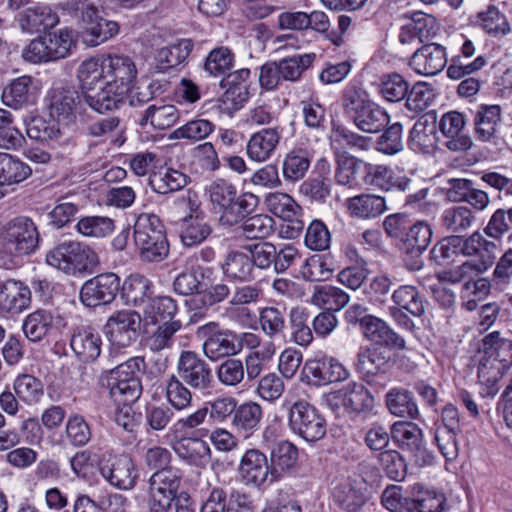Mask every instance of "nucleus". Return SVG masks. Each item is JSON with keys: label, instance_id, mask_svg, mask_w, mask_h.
<instances>
[{"label": "nucleus", "instance_id": "obj_1", "mask_svg": "<svg viewBox=\"0 0 512 512\" xmlns=\"http://www.w3.org/2000/svg\"><path fill=\"white\" fill-rule=\"evenodd\" d=\"M138 70L127 55H107L100 62L89 59L78 70L84 102L96 113L120 109L136 84Z\"/></svg>", "mask_w": 512, "mask_h": 512}, {"label": "nucleus", "instance_id": "obj_2", "mask_svg": "<svg viewBox=\"0 0 512 512\" xmlns=\"http://www.w3.org/2000/svg\"><path fill=\"white\" fill-rule=\"evenodd\" d=\"M40 232L36 223L27 216H17L8 221L1 233L0 266L13 269L25 256L39 248Z\"/></svg>", "mask_w": 512, "mask_h": 512}, {"label": "nucleus", "instance_id": "obj_3", "mask_svg": "<svg viewBox=\"0 0 512 512\" xmlns=\"http://www.w3.org/2000/svg\"><path fill=\"white\" fill-rule=\"evenodd\" d=\"M146 363L143 357L137 356L103 371L99 384L108 391L114 403L137 402L143 392L142 376Z\"/></svg>", "mask_w": 512, "mask_h": 512}, {"label": "nucleus", "instance_id": "obj_4", "mask_svg": "<svg viewBox=\"0 0 512 512\" xmlns=\"http://www.w3.org/2000/svg\"><path fill=\"white\" fill-rule=\"evenodd\" d=\"M341 106L345 116L365 133H378L388 124L390 116L374 103L368 93L356 85H348L341 95Z\"/></svg>", "mask_w": 512, "mask_h": 512}, {"label": "nucleus", "instance_id": "obj_5", "mask_svg": "<svg viewBox=\"0 0 512 512\" xmlns=\"http://www.w3.org/2000/svg\"><path fill=\"white\" fill-rule=\"evenodd\" d=\"M46 263L65 273L75 276L92 274L100 265L97 252L88 244L77 240H64L47 251Z\"/></svg>", "mask_w": 512, "mask_h": 512}, {"label": "nucleus", "instance_id": "obj_6", "mask_svg": "<svg viewBox=\"0 0 512 512\" xmlns=\"http://www.w3.org/2000/svg\"><path fill=\"white\" fill-rule=\"evenodd\" d=\"M134 243L143 262L159 263L170 251L165 226L156 214L142 213L134 223Z\"/></svg>", "mask_w": 512, "mask_h": 512}, {"label": "nucleus", "instance_id": "obj_7", "mask_svg": "<svg viewBox=\"0 0 512 512\" xmlns=\"http://www.w3.org/2000/svg\"><path fill=\"white\" fill-rule=\"evenodd\" d=\"M490 361L494 373L486 379L482 396L493 397L500 389L499 380L512 365V341L502 337L499 331L490 332L482 338V368L486 369Z\"/></svg>", "mask_w": 512, "mask_h": 512}, {"label": "nucleus", "instance_id": "obj_8", "mask_svg": "<svg viewBox=\"0 0 512 512\" xmlns=\"http://www.w3.org/2000/svg\"><path fill=\"white\" fill-rule=\"evenodd\" d=\"M79 12V36L88 47H96L116 37L120 32V24L100 15L98 8L88 0L76 3Z\"/></svg>", "mask_w": 512, "mask_h": 512}, {"label": "nucleus", "instance_id": "obj_9", "mask_svg": "<svg viewBox=\"0 0 512 512\" xmlns=\"http://www.w3.org/2000/svg\"><path fill=\"white\" fill-rule=\"evenodd\" d=\"M288 426L292 433L305 441L316 442L325 436L327 423L313 404L298 400L288 409Z\"/></svg>", "mask_w": 512, "mask_h": 512}, {"label": "nucleus", "instance_id": "obj_10", "mask_svg": "<svg viewBox=\"0 0 512 512\" xmlns=\"http://www.w3.org/2000/svg\"><path fill=\"white\" fill-rule=\"evenodd\" d=\"M197 336L204 339V353L212 361L236 355L242 350L241 335L222 328L217 322H209L198 327Z\"/></svg>", "mask_w": 512, "mask_h": 512}, {"label": "nucleus", "instance_id": "obj_11", "mask_svg": "<svg viewBox=\"0 0 512 512\" xmlns=\"http://www.w3.org/2000/svg\"><path fill=\"white\" fill-rule=\"evenodd\" d=\"M120 289L121 278L114 272H103L83 283L79 299L84 307L97 309L112 304Z\"/></svg>", "mask_w": 512, "mask_h": 512}, {"label": "nucleus", "instance_id": "obj_12", "mask_svg": "<svg viewBox=\"0 0 512 512\" xmlns=\"http://www.w3.org/2000/svg\"><path fill=\"white\" fill-rule=\"evenodd\" d=\"M393 366L389 351L379 346H362L359 348L354 367L361 378L370 386L384 388L385 383L380 380Z\"/></svg>", "mask_w": 512, "mask_h": 512}, {"label": "nucleus", "instance_id": "obj_13", "mask_svg": "<svg viewBox=\"0 0 512 512\" xmlns=\"http://www.w3.org/2000/svg\"><path fill=\"white\" fill-rule=\"evenodd\" d=\"M433 237L431 225L424 220H417L409 229L399 251L402 261L409 271H419L424 267V253L430 246Z\"/></svg>", "mask_w": 512, "mask_h": 512}, {"label": "nucleus", "instance_id": "obj_14", "mask_svg": "<svg viewBox=\"0 0 512 512\" xmlns=\"http://www.w3.org/2000/svg\"><path fill=\"white\" fill-rule=\"evenodd\" d=\"M141 315L135 310H117L106 320L103 333L117 348H126L135 342L140 334Z\"/></svg>", "mask_w": 512, "mask_h": 512}, {"label": "nucleus", "instance_id": "obj_15", "mask_svg": "<svg viewBox=\"0 0 512 512\" xmlns=\"http://www.w3.org/2000/svg\"><path fill=\"white\" fill-rule=\"evenodd\" d=\"M267 210L276 217L286 222L281 226V233L286 238L295 239L301 235L304 229L302 208L287 193H269L265 198Z\"/></svg>", "mask_w": 512, "mask_h": 512}, {"label": "nucleus", "instance_id": "obj_16", "mask_svg": "<svg viewBox=\"0 0 512 512\" xmlns=\"http://www.w3.org/2000/svg\"><path fill=\"white\" fill-rule=\"evenodd\" d=\"M60 122L54 118L33 117L26 125L27 136L36 141L46 142L53 148H62L66 153H73L77 148L76 137L60 128Z\"/></svg>", "mask_w": 512, "mask_h": 512}, {"label": "nucleus", "instance_id": "obj_17", "mask_svg": "<svg viewBox=\"0 0 512 512\" xmlns=\"http://www.w3.org/2000/svg\"><path fill=\"white\" fill-rule=\"evenodd\" d=\"M99 470L110 485L120 490L134 488L139 477L134 460L126 453L104 456L99 462Z\"/></svg>", "mask_w": 512, "mask_h": 512}, {"label": "nucleus", "instance_id": "obj_18", "mask_svg": "<svg viewBox=\"0 0 512 512\" xmlns=\"http://www.w3.org/2000/svg\"><path fill=\"white\" fill-rule=\"evenodd\" d=\"M182 475L176 468L154 472L148 480L149 494L152 498V512H167L173 499L179 495Z\"/></svg>", "mask_w": 512, "mask_h": 512}, {"label": "nucleus", "instance_id": "obj_19", "mask_svg": "<svg viewBox=\"0 0 512 512\" xmlns=\"http://www.w3.org/2000/svg\"><path fill=\"white\" fill-rule=\"evenodd\" d=\"M348 377L345 367L336 358L327 355L308 359L302 368V380L314 386L344 381Z\"/></svg>", "mask_w": 512, "mask_h": 512}, {"label": "nucleus", "instance_id": "obj_20", "mask_svg": "<svg viewBox=\"0 0 512 512\" xmlns=\"http://www.w3.org/2000/svg\"><path fill=\"white\" fill-rule=\"evenodd\" d=\"M177 378L196 390L212 386L213 374L209 364L199 354L183 350L177 362Z\"/></svg>", "mask_w": 512, "mask_h": 512}, {"label": "nucleus", "instance_id": "obj_21", "mask_svg": "<svg viewBox=\"0 0 512 512\" xmlns=\"http://www.w3.org/2000/svg\"><path fill=\"white\" fill-rule=\"evenodd\" d=\"M299 450L288 440H281L269 447L270 483H275L297 473Z\"/></svg>", "mask_w": 512, "mask_h": 512}, {"label": "nucleus", "instance_id": "obj_22", "mask_svg": "<svg viewBox=\"0 0 512 512\" xmlns=\"http://www.w3.org/2000/svg\"><path fill=\"white\" fill-rule=\"evenodd\" d=\"M82 92L73 86H54L48 94V109L51 118L57 121H74L76 109L81 102Z\"/></svg>", "mask_w": 512, "mask_h": 512}, {"label": "nucleus", "instance_id": "obj_23", "mask_svg": "<svg viewBox=\"0 0 512 512\" xmlns=\"http://www.w3.org/2000/svg\"><path fill=\"white\" fill-rule=\"evenodd\" d=\"M437 126L446 138L444 145L448 150L462 152L472 147L473 141L465 130V118L462 113L449 111L443 114Z\"/></svg>", "mask_w": 512, "mask_h": 512}, {"label": "nucleus", "instance_id": "obj_24", "mask_svg": "<svg viewBox=\"0 0 512 512\" xmlns=\"http://www.w3.org/2000/svg\"><path fill=\"white\" fill-rule=\"evenodd\" d=\"M437 116L431 110L418 118L409 132L407 144L413 151L430 153L436 148L437 137Z\"/></svg>", "mask_w": 512, "mask_h": 512}, {"label": "nucleus", "instance_id": "obj_25", "mask_svg": "<svg viewBox=\"0 0 512 512\" xmlns=\"http://www.w3.org/2000/svg\"><path fill=\"white\" fill-rule=\"evenodd\" d=\"M31 303V289L22 281L8 279L0 283V316L22 312Z\"/></svg>", "mask_w": 512, "mask_h": 512}, {"label": "nucleus", "instance_id": "obj_26", "mask_svg": "<svg viewBox=\"0 0 512 512\" xmlns=\"http://www.w3.org/2000/svg\"><path fill=\"white\" fill-rule=\"evenodd\" d=\"M66 327L67 321L61 314L46 309H37L24 320L23 332L29 340L37 342L52 329L61 331Z\"/></svg>", "mask_w": 512, "mask_h": 512}, {"label": "nucleus", "instance_id": "obj_27", "mask_svg": "<svg viewBox=\"0 0 512 512\" xmlns=\"http://www.w3.org/2000/svg\"><path fill=\"white\" fill-rule=\"evenodd\" d=\"M70 346L83 362H93L101 354L102 339L92 325H78L73 328Z\"/></svg>", "mask_w": 512, "mask_h": 512}, {"label": "nucleus", "instance_id": "obj_28", "mask_svg": "<svg viewBox=\"0 0 512 512\" xmlns=\"http://www.w3.org/2000/svg\"><path fill=\"white\" fill-rule=\"evenodd\" d=\"M259 204V198L250 192H240L238 188L231 195L219 216L222 226L233 227L252 215Z\"/></svg>", "mask_w": 512, "mask_h": 512}, {"label": "nucleus", "instance_id": "obj_29", "mask_svg": "<svg viewBox=\"0 0 512 512\" xmlns=\"http://www.w3.org/2000/svg\"><path fill=\"white\" fill-rule=\"evenodd\" d=\"M447 64L445 47L429 43L417 49L410 58L409 65L422 75L433 76L441 72Z\"/></svg>", "mask_w": 512, "mask_h": 512}, {"label": "nucleus", "instance_id": "obj_30", "mask_svg": "<svg viewBox=\"0 0 512 512\" xmlns=\"http://www.w3.org/2000/svg\"><path fill=\"white\" fill-rule=\"evenodd\" d=\"M239 471L243 480L247 484L255 487H261L270 483L272 470L269 467V461L263 452L258 449H249L243 455Z\"/></svg>", "mask_w": 512, "mask_h": 512}, {"label": "nucleus", "instance_id": "obj_31", "mask_svg": "<svg viewBox=\"0 0 512 512\" xmlns=\"http://www.w3.org/2000/svg\"><path fill=\"white\" fill-rule=\"evenodd\" d=\"M15 20L23 32L41 33L52 29L59 18L48 6L35 4L18 12Z\"/></svg>", "mask_w": 512, "mask_h": 512}, {"label": "nucleus", "instance_id": "obj_32", "mask_svg": "<svg viewBox=\"0 0 512 512\" xmlns=\"http://www.w3.org/2000/svg\"><path fill=\"white\" fill-rule=\"evenodd\" d=\"M250 75L248 68H242L227 73L220 81V87L225 89L224 102H230L234 109H240L250 98Z\"/></svg>", "mask_w": 512, "mask_h": 512}, {"label": "nucleus", "instance_id": "obj_33", "mask_svg": "<svg viewBox=\"0 0 512 512\" xmlns=\"http://www.w3.org/2000/svg\"><path fill=\"white\" fill-rule=\"evenodd\" d=\"M335 180L337 184L349 187L365 185L367 163L347 152H336Z\"/></svg>", "mask_w": 512, "mask_h": 512}, {"label": "nucleus", "instance_id": "obj_34", "mask_svg": "<svg viewBox=\"0 0 512 512\" xmlns=\"http://www.w3.org/2000/svg\"><path fill=\"white\" fill-rule=\"evenodd\" d=\"M461 279L464 281L460 298L462 307L468 311H474L480 300V259H472L463 262L459 266Z\"/></svg>", "mask_w": 512, "mask_h": 512}, {"label": "nucleus", "instance_id": "obj_35", "mask_svg": "<svg viewBox=\"0 0 512 512\" xmlns=\"http://www.w3.org/2000/svg\"><path fill=\"white\" fill-rule=\"evenodd\" d=\"M172 448L180 459L195 467L203 468L211 459L209 445L198 438L181 436L173 442Z\"/></svg>", "mask_w": 512, "mask_h": 512}, {"label": "nucleus", "instance_id": "obj_36", "mask_svg": "<svg viewBox=\"0 0 512 512\" xmlns=\"http://www.w3.org/2000/svg\"><path fill=\"white\" fill-rule=\"evenodd\" d=\"M289 312L286 307L267 306L259 311L262 332L272 340L285 339L289 332Z\"/></svg>", "mask_w": 512, "mask_h": 512}, {"label": "nucleus", "instance_id": "obj_37", "mask_svg": "<svg viewBox=\"0 0 512 512\" xmlns=\"http://www.w3.org/2000/svg\"><path fill=\"white\" fill-rule=\"evenodd\" d=\"M341 392L343 393V406L348 412L367 415L373 411L374 396L362 383L350 382L341 389Z\"/></svg>", "mask_w": 512, "mask_h": 512}, {"label": "nucleus", "instance_id": "obj_38", "mask_svg": "<svg viewBox=\"0 0 512 512\" xmlns=\"http://www.w3.org/2000/svg\"><path fill=\"white\" fill-rule=\"evenodd\" d=\"M194 43L191 39H180L176 43L162 47L155 56V70L165 73L184 63L191 54Z\"/></svg>", "mask_w": 512, "mask_h": 512}, {"label": "nucleus", "instance_id": "obj_39", "mask_svg": "<svg viewBox=\"0 0 512 512\" xmlns=\"http://www.w3.org/2000/svg\"><path fill=\"white\" fill-rule=\"evenodd\" d=\"M209 268L194 265L180 272L173 280V291L180 296H200L206 286L204 282Z\"/></svg>", "mask_w": 512, "mask_h": 512}, {"label": "nucleus", "instance_id": "obj_40", "mask_svg": "<svg viewBox=\"0 0 512 512\" xmlns=\"http://www.w3.org/2000/svg\"><path fill=\"white\" fill-rule=\"evenodd\" d=\"M212 231L213 228L206 213L187 215L182 219L180 238L184 246L194 247L204 242Z\"/></svg>", "mask_w": 512, "mask_h": 512}, {"label": "nucleus", "instance_id": "obj_41", "mask_svg": "<svg viewBox=\"0 0 512 512\" xmlns=\"http://www.w3.org/2000/svg\"><path fill=\"white\" fill-rule=\"evenodd\" d=\"M153 283L141 274H131L121 284V296L127 305L139 307L147 300L150 301L153 295Z\"/></svg>", "mask_w": 512, "mask_h": 512}, {"label": "nucleus", "instance_id": "obj_42", "mask_svg": "<svg viewBox=\"0 0 512 512\" xmlns=\"http://www.w3.org/2000/svg\"><path fill=\"white\" fill-rule=\"evenodd\" d=\"M385 403L389 412L398 417L418 419L420 416L418 405L413 393L402 387L390 389L385 396Z\"/></svg>", "mask_w": 512, "mask_h": 512}, {"label": "nucleus", "instance_id": "obj_43", "mask_svg": "<svg viewBox=\"0 0 512 512\" xmlns=\"http://www.w3.org/2000/svg\"><path fill=\"white\" fill-rule=\"evenodd\" d=\"M280 140L277 128H265L254 133L247 143V154L250 159L262 162L270 157Z\"/></svg>", "mask_w": 512, "mask_h": 512}, {"label": "nucleus", "instance_id": "obj_44", "mask_svg": "<svg viewBox=\"0 0 512 512\" xmlns=\"http://www.w3.org/2000/svg\"><path fill=\"white\" fill-rule=\"evenodd\" d=\"M347 209L352 216L372 219L383 214L386 209L384 197L375 194H360L347 199Z\"/></svg>", "mask_w": 512, "mask_h": 512}, {"label": "nucleus", "instance_id": "obj_45", "mask_svg": "<svg viewBox=\"0 0 512 512\" xmlns=\"http://www.w3.org/2000/svg\"><path fill=\"white\" fill-rule=\"evenodd\" d=\"M33 79L30 76H22L12 80L2 92V100L5 105L13 108H21L24 105L33 104L35 95L32 89Z\"/></svg>", "mask_w": 512, "mask_h": 512}, {"label": "nucleus", "instance_id": "obj_46", "mask_svg": "<svg viewBox=\"0 0 512 512\" xmlns=\"http://www.w3.org/2000/svg\"><path fill=\"white\" fill-rule=\"evenodd\" d=\"M434 18L422 12L412 15L410 22L400 28L398 35L401 44H410L414 40L423 43L431 36Z\"/></svg>", "mask_w": 512, "mask_h": 512}, {"label": "nucleus", "instance_id": "obj_47", "mask_svg": "<svg viewBox=\"0 0 512 512\" xmlns=\"http://www.w3.org/2000/svg\"><path fill=\"white\" fill-rule=\"evenodd\" d=\"M222 270L228 278L241 282H249L255 278V268L251 256L239 251L228 253L222 264Z\"/></svg>", "mask_w": 512, "mask_h": 512}, {"label": "nucleus", "instance_id": "obj_48", "mask_svg": "<svg viewBox=\"0 0 512 512\" xmlns=\"http://www.w3.org/2000/svg\"><path fill=\"white\" fill-rule=\"evenodd\" d=\"M126 498L119 494L108 495L99 502L80 494L74 502V512H125Z\"/></svg>", "mask_w": 512, "mask_h": 512}, {"label": "nucleus", "instance_id": "obj_49", "mask_svg": "<svg viewBox=\"0 0 512 512\" xmlns=\"http://www.w3.org/2000/svg\"><path fill=\"white\" fill-rule=\"evenodd\" d=\"M47 50L51 61L66 58L71 54L72 47L76 46L74 31L70 28L44 32Z\"/></svg>", "mask_w": 512, "mask_h": 512}, {"label": "nucleus", "instance_id": "obj_50", "mask_svg": "<svg viewBox=\"0 0 512 512\" xmlns=\"http://www.w3.org/2000/svg\"><path fill=\"white\" fill-rule=\"evenodd\" d=\"M188 182L189 177L186 174L173 168L153 173L149 177L150 187L159 194H168L181 190Z\"/></svg>", "mask_w": 512, "mask_h": 512}, {"label": "nucleus", "instance_id": "obj_51", "mask_svg": "<svg viewBox=\"0 0 512 512\" xmlns=\"http://www.w3.org/2000/svg\"><path fill=\"white\" fill-rule=\"evenodd\" d=\"M392 300L402 310H406L414 317H421L425 313L426 300L415 286L403 285L392 294Z\"/></svg>", "mask_w": 512, "mask_h": 512}, {"label": "nucleus", "instance_id": "obj_52", "mask_svg": "<svg viewBox=\"0 0 512 512\" xmlns=\"http://www.w3.org/2000/svg\"><path fill=\"white\" fill-rule=\"evenodd\" d=\"M309 312L302 307H293L289 311L288 325L291 339L300 346H308L313 340L309 326Z\"/></svg>", "mask_w": 512, "mask_h": 512}, {"label": "nucleus", "instance_id": "obj_53", "mask_svg": "<svg viewBox=\"0 0 512 512\" xmlns=\"http://www.w3.org/2000/svg\"><path fill=\"white\" fill-rule=\"evenodd\" d=\"M262 417V407L256 402L248 401L237 407L232 424L236 430L252 434L260 427Z\"/></svg>", "mask_w": 512, "mask_h": 512}, {"label": "nucleus", "instance_id": "obj_54", "mask_svg": "<svg viewBox=\"0 0 512 512\" xmlns=\"http://www.w3.org/2000/svg\"><path fill=\"white\" fill-rule=\"evenodd\" d=\"M31 173L32 169L20 159L0 153V186L20 183Z\"/></svg>", "mask_w": 512, "mask_h": 512}, {"label": "nucleus", "instance_id": "obj_55", "mask_svg": "<svg viewBox=\"0 0 512 512\" xmlns=\"http://www.w3.org/2000/svg\"><path fill=\"white\" fill-rule=\"evenodd\" d=\"M310 167V158L305 149H293L288 152L282 163L283 177L288 182L302 179Z\"/></svg>", "mask_w": 512, "mask_h": 512}, {"label": "nucleus", "instance_id": "obj_56", "mask_svg": "<svg viewBox=\"0 0 512 512\" xmlns=\"http://www.w3.org/2000/svg\"><path fill=\"white\" fill-rule=\"evenodd\" d=\"M230 295V288L223 282L212 283L205 286L200 296L191 298L186 302L190 310L208 309L226 300Z\"/></svg>", "mask_w": 512, "mask_h": 512}, {"label": "nucleus", "instance_id": "obj_57", "mask_svg": "<svg viewBox=\"0 0 512 512\" xmlns=\"http://www.w3.org/2000/svg\"><path fill=\"white\" fill-rule=\"evenodd\" d=\"M460 236L439 240L429 251V260L440 267H450L459 255Z\"/></svg>", "mask_w": 512, "mask_h": 512}, {"label": "nucleus", "instance_id": "obj_58", "mask_svg": "<svg viewBox=\"0 0 512 512\" xmlns=\"http://www.w3.org/2000/svg\"><path fill=\"white\" fill-rule=\"evenodd\" d=\"M391 439L402 450H411L423 437L422 429L410 421H397L390 427Z\"/></svg>", "mask_w": 512, "mask_h": 512}, {"label": "nucleus", "instance_id": "obj_59", "mask_svg": "<svg viewBox=\"0 0 512 512\" xmlns=\"http://www.w3.org/2000/svg\"><path fill=\"white\" fill-rule=\"evenodd\" d=\"M409 82L397 72L386 73L380 77L379 93L389 102H400L409 92Z\"/></svg>", "mask_w": 512, "mask_h": 512}, {"label": "nucleus", "instance_id": "obj_60", "mask_svg": "<svg viewBox=\"0 0 512 512\" xmlns=\"http://www.w3.org/2000/svg\"><path fill=\"white\" fill-rule=\"evenodd\" d=\"M330 139L332 144L336 145V149L359 148L365 150L371 142V138L359 135L335 120L331 122Z\"/></svg>", "mask_w": 512, "mask_h": 512}, {"label": "nucleus", "instance_id": "obj_61", "mask_svg": "<svg viewBox=\"0 0 512 512\" xmlns=\"http://www.w3.org/2000/svg\"><path fill=\"white\" fill-rule=\"evenodd\" d=\"M114 229L115 221L107 216H84L76 224V230L79 234L91 238H105Z\"/></svg>", "mask_w": 512, "mask_h": 512}, {"label": "nucleus", "instance_id": "obj_62", "mask_svg": "<svg viewBox=\"0 0 512 512\" xmlns=\"http://www.w3.org/2000/svg\"><path fill=\"white\" fill-rule=\"evenodd\" d=\"M315 59V53H306L279 60L278 65L283 81H298L303 72L312 66Z\"/></svg>", "mask_w": 512, "mask_h": 512}, {"label": "nucleus", "instance_id": "obj_63", "mask_svg": "<svg viewBox=\"0 0 512 512\" xmlns=\"http://www.w3.org/2000/svg\"><path fill=\"white\" fill-rule=\"evenodd\" d=\"M235 54L226 46L212 49L204 62V70L212 76L226 75L234 66Z\"/></svg>", "mask_w": 512, "mask_h": 512}, {"label": "nucleus", "instance_id": "obj_64", "mask_svg": "<svg viewBox=\"0 0 512 512\" xmlns=\"http://www.w3.org/2000/svg\"><path fill=\"white\" fill-rule=\"evenodd\" d=\"M435 97V91L430 84L417 82L409 88L408 95L405 98V107L415 114H420L433 103Z\"/></svg>", "mask_w": 512, "mask_h": 512}]
</instances>
